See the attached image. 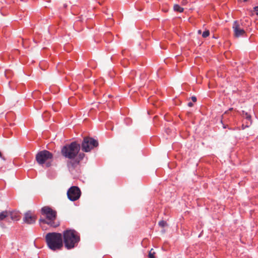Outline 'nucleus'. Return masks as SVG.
Segmentation results:
<instances>
[{
    "mask_svg": "<svg viewBox=\"0 0 258 258\" xmlns=\"http://www.w3.org/2000/svg\"><path fill=\"white\" fill-rule=\"evenodd\" d=\"M48 247L52 250H60L63 246L62 235L61 233L50 232L45 236Z\"/></svg>",
    "mask_w": 258,
    "mask_h": 258,
    "instance_id": "f257e3e1",
    "label": "nucleus"
},
{
    "mask_svg": "<svg viewBox=\"0 0 258 258\" xmlns=\"http://www.w3.org/2000/svg\"><path fill=\"white\" fill-rule=\"evenodd\" d=\"M62 236L64 246L68 249L76 246L80 240L79 234L75 230H66L63 231Z\"/></svg>",
    "mask_w": 258,
    "mask_h": 258,
    "instance_id": "f03ea898",
    "label": "nucleus"
},
{
    "mask_svg": "<svg viewBox=\"0 0 258 258\" xmlns=\"http://www.w3.org/2000/svg\"><path fill=\"white\" fill-rule=\"evenodd\" d=\"M41 213L46 217V219H40L39 223L47 224L53 227H56L59 225V222L56 221V212L48 206L41 209Z\"/></svg>",
    "mask_w": 258,
    "mask_h": 258,
    "instance_id": "7ed1b4c3",
    "label": "nucleus"
},
{
    "mask_svg": "<svg viewBox=\"0 0 258 258\" xmlns=\"http://www.w3.org/2000/svg\"><path fill=\"white\" fill-rule=\"evenodd\" d=\"M80 145L76 142H73L69 145L62 147L61 150V154L64 157L69 159H75L80 150Z\"/></svg>",
    "mask_w": 258,
    "mask_h": 258,
    "instance_id": "20e7f679",
    "label": "nucleus"
},
{
    "mask_svg": "<svg viewBox=\"0 0 258 258\" xmlns=\"http://www.w3.org/2000/svg\"><path fill=\"white\" fill-rule=\"evenodd\" d=\"M98 146V143L97 140L90 138L85 137L81 144V149L85 152H90L94 147Z\"/></svg>",
    "mask_w": 258,
    "mask_h": 258,
    "instance_id": "39448f33",
    "label": "nucleus"
},
{
    "mask_svg": "<svg viewBox=\"0 0 258 258\" xmlns=\"http://www.w3.org/2000/svg\"><path fill=\"white\" fill-rule=\"evenodd\" d=\"M52 158V154L47 150L40 151L36 155V160L40 165L43 164L49 160H51Z\"/></svg>",
    "mask_w": 258,
    "mask_h": 258,
    "instance_id": "423d86ee",
    "label": "nucleus"
},
{
    "mask_svg": "<svg viewBox=\"0 0 258 258\" xmlns=\"http://www.w3.org/2000/svg\"><path fill=\"white\" fill-rule=\"evenodd\" d=\"M243 22L241 21H235L232 25L234 35L235 37H239L244 36L245 31L243 27Z\"/></svg>",
    "mask_w": 258,
    "mask_h": 258,
    "instance_id": "0eeeda50",
    "label": "nucleus"
},
{
    "mask_svg": "<svg viewBox=\"0 0 258 258\" xmlns=\"http://www.w3.org/2000/svg\"><path fill=\"white\" fill-rule=\"evenodd\" d=\"M81 195L80 188L76 186L71 187L67 191V197L71 201L78 200Z\"/></svg>",
    "mask_w": 258,
    "mask_h": 258,
    "instance_id": "6e6552de",
    "label": "nucleus"
},
{
    "mask_svg": "<svg viewBox=\"0 0 258 258\" xmlns=\"http://www.w3.org/2000/svg\"><path fill=\"white\" fill-rule=\"evenodd\" d=\"M36 220V216L30 211L26 212L23 218L24 222L28 224L35 223Z\"/></svg>",
    "mask_w": 258,
    "mask_h": 258,
    "instance_id": "1a4fd4ad",
    "label": "nucleus"
},
{
    "mask_svg": "<svg viewBox=\"0 0 258 258\" xmlns=\"http://www.w3.org/2000/svg\"><path fill=\"white\" fill-rule=\"evenodd\" d=\"M80 161L75 158L73 160L70 161L68 162V166L70 169H74L77 167Z\"/></svg>",
    "mask_w": 258,
    "mask_h": 258,
    "instance_id": "9d476101",
    "label": "nucleus"
},
{
    "mask_svg": "<svg viewBox=\"0 0 258 258\" xmlns=\"http://www.w3.org/2000/svg\"><path fill=\"white\" fill-rule=\"evenodd\" d=\"M10 217L11 219L13 221H17L20 219V216L17 212H11L8 211V217Z\"/></svg>",
    "mask_w": 258,
    "mask_h": 258,
    "instance_id": "9b49d317",
    "label": "nucleus"
},
{
    "mask_svg": "<svg viewBox=\"0 0 258 258\" xmlns=\"http://www.w3.org/2000/svg\"><path fill=\"white\" fill-rule=\"evenodd\" d=\"M241 115H242L243 117H244L245 119L249 121L250 123H251V115L248 113L243 110L242 111Z\"/></svg>",
    "mask_w": 258,
    "mask_h": 258,
    "instance_id": "f8f14e48",
    "label": "nucleus"
},
{
    "mask_svg": "<svg viewBox=\"0 0 258 258\" xmlns=\"http://www.w3.org/2000/svg\"><path fill=\"white\" fill-rule=\"evenodd\" d=\"M173 10L174 11L179 13H182L184 11V9L177 4L174 5Z\"/></svg>",
    "mask_w": 258,
    "mask_h": 258,
    "instance_id": "ddd939ff",
    "label": "nucleus"
},
{
    "mask_svg": "<svg viewBox=\"0 0 258 258\" xmlns=\"http://www.w3.org/2000/svg\"><path fill=\"white\" fill-rule=\"evenodd\" d=\"M8 217V211H4L0 213V221Z\"/></svg>",
    "mask_w": 258,
    "mask_h": 258,
    "instance_id": "4468645a",
    "label": "nucleus"
},
{
    "mask_svg": "<svg viewBox=\"0 0 258 258\" xmlns=\"http://www.w3.org/2000/svg\"><path fill=\"white\" fill-rule=\"evenodd\" d=\"M155 252L153 248H152L148 255L149 258H155Z\"/></svg>",
    "mask_w": 258,
    "mask_h": 258,
    "instance_id": "2eb2a0df",
    "label": "nucleus"
},
{
    "mask_svg": "<svg viewBox=\"0 0 258 258\" xmlns=\"http://www.w3.org/2000/svg\"><path fill=\"white\" fill-rule=\"evenodd\" d=\"M77 155H78V157L77 158H76V159H77L80 162L83 159V158H84V157L85 156V154L83 153H78V154Z\"/></svg>",
    "mask_w": 258,
    "mask_h": 258,
    "instance_id": "dca6fc26",
    "label": "nucleus"
},
{
    "mask_svg": "<svg viewBox=\"0 0 258 258\" xmlns=\"http://www.w3.org/2000/svg\"><path fill=\"white\" fill-rule=\"evenodd\" d=\"M158 224L161 227H164L167 225V222L164 220H161L159 222Z\"/></svg>",
    "mask_w": 258,
    "mask_h": 258,
    "instance_id": "f3484780",
    "label": "nucleus"
},
{
    "mask_svg": "<svg viewBox=\"0 0 258 258\" xmlns=\"http://www.w3.org/2000/svg\"><path fill=\"white\" fill-rule=\"evenodd\" d=\"M210 35V32L209 30H206L205 31L203 32V34H202V36L204 37V38H206L207 37H208Z\"/></svg>",
    "mask_w": 258,
    "mask_h": 258,
    "instance_id": "a211bd4d",
    "label": "nucleus"
},
{
    "mask_svg": "<svg viewBox=\"0 0 258 258\" xmlns=\"http://www.w3.org/2000/svg\"><path fill=\"white\" fill-rule=\"evenodd\" d=\"M188 3L187 0H182L181 2V4L182 6H186Z\"/></svg>",
    "mask_w": 258,
    "mask_h": 258,
    "instance_id": "6ab92c4d",
    "label": "nucleus"
},
{
    "mask_svg": "<svg viewBox=\"0 0 258 258\" xmlns=\"http://www.w3.org/2000/svg\"><path fill=\"white\" fill-rule=\"evenodd\" d=\"M254 12H255L256 15L258 16V6L253 8Z\"/></svg>",
    "mask_w": 258,
    "mask_h": 258,
    "instance_id": "aec40b11",
    "label": "nucleus"
},
{
    "mask_svg": "<svg viewBox=\"0 0 258 258\" xmlns=\"http://www.w3.org/2000/svg\"><path fill=\"white\" fill-rule=\"evenodd\" d=\"M191 99L194 102H196L197 101V98L196 96H192L191 97Z\"/></svg>",
    "mask_w": 258,
    "mask_h": 258,
    "instance_id": "412c9836",
    "label": "nucleus"
},
{
    "mask_svg": "<svg viewBox=\"0 0 258 258\" xmlns=\"http://www.w3.org/2000/svg\"><path fill=\"white\" fill-rule=\"evenodd\" d=\"M188 106L189 107H192L194 104L192 102H188L187 104Z\"/></svg>",
    "mask_w": 258,
    "mask_h": 258,
    "instance_id": "4be33fe9",
    "label": "nucleus"
},
{
    "mask_svg": "<svg viewBox=\"0 0 258 258\" xmlns=\"http://www.w3.org/2000/svg\"><path fill=\"white\" fill-rule=\"evenodd\" d=\"M223 128H226L228 127V125L223 124Z\"/></svg>",
    "mask_w": 258,
    "mask_h": 258,
    "instance_id": "5701e85b",
    "label": "nucleus"
},
{
    "mask_svg": "<svg viewBox=\"0 0 258 258\" xmlns=\"http://www.w3.org/2000/svg\"><path fill=\"white\" fill-rule=\"evenodd\" d=\"M50 163H46V166H47V167H49V166H50Z\"/></svg>",
    "mask_w": 258,
    "mask_h": 258,
    "instance_id": "b1692460",
    "label": "nucleus"
},
{
    "mask_svg": "<svg viewBox=\"0 0 258 258\" xmlns=\"http://www.w3.org/2000/svg\"><path fill=\"white\" fill-rule=\"evenodd\" d=\"M201 32H202L201 30H199V31H198V33H199V34H201Z\"/></svg>",
    "mask_w": 258,
    "mask_h": 258,
    "instance_id": "393cba45",
    "label": "nucleus"
},
{
    "mask_svg": "<svg viewBox=\"0 0 258 258\" xmlns=\"http://www.w3.org/2000/svg\"><path fill=\"white\" fill-rule=\"evenodd\" d=\"M232 109H233V108H229V110L231 111V110H232Z\"/></svg>",
    "mask_w": 258,
    "mask_h": 258,
    "instance_id": "a878e982",
    "label": "nucleus"
},
{
    "mask_svg": "<svg viewBox=\"0 0 258 258\" xmlns=\"http://www.w3.org/2000/svg\"><path fill=\"white\" fill-rule=\"evenodd\" d=\"M0 157H2V153L1 152H0Z\"/></svg>",
    "mask_w": 258,
    "mask_h": 258,
    "instance_id": "bb28decb",
    "label": "nucleus"
},
{
    "mask_svg": "<svg viewBox=\"0 0 258 258\" xmlns=\"http://www.w3.org/2000/svg\"><path fill=\"white\" fill-rule=\"evenodd\" d=\"M247 0H243L244 2H246Z\"/></svg>",
    "mask_w": 258,
    "mask_h": 258,
    "instance_id": "cd10ccee",
    "label": "nucleus"
}]
</instances>
